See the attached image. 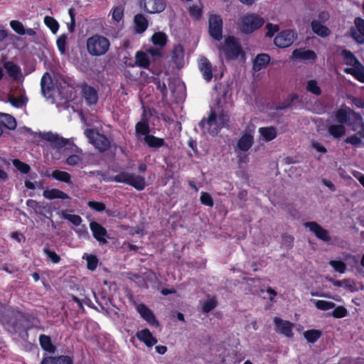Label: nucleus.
Wrapping results in <instances>:
<instances>
[{
	"instance_id": "nucleus-35",
	"label": "nucleus",
	"mask_w": 364,
	"mask_h": 364,
	"mask_svg": "<svg viewBox=\"0 0 364 364\" xmlns=\"http://www.w3.org/2000/svg\"><path fill=\"white\" fill-rule=\"evenodd\" d=\"M328 132L334 138H340L346 134L343 124H331L328 127Z\"/></svg>"
},
{
	"instance_id": "nucleus-58",
	"label": "nucleus",
	"mask_w": 364,
	"mask_h": 364,
	"mask_svg": "<svg viewBox=\"0 0 364 364\" xmlns=\"http://www.w3.org/2000/svg\"><path fill=\"white\" fill-rule=\"evenodd\" d=\"M63 217L65 220H69L73 225H77V226L80 225L82 222L81 218L77 215L63 213Z\"/></svg>"
},
{
	"instance_id": "nucleus-30",
	"label": "nucleus",
	"mask_w": 364,
	"mask_h": 364,
	"mask_svg": "<svg viewBox=\"0 0 364 364\" xmlns=\"http://www.w3.org/2000/svg\"><path fill=\"white\" fill-rule=\"evenodd\" d=\"M344 72L352 75L359 82L364 83V66L361 63L355 67L346 68Z\"/></svg>"
},
{
	"instance_id": "nucleus-24",
	"label": "nucleus",
	"mask_w": 364,
	"mask_h": 364,
	"mask_svg": "<svg viewBox=\"0 0 364 364\" xmlns=\"http://www.w3.org/2000/svg\"><path fill=\"white\" fill-rule=\"evenodd\" d=\"M136 309L140 314L141 317L143 318L150 325L158 326V322L153 312L144 304H138L136 305Z\"/></svg>"
},
{
	"instance_id": "nucleus-47",
	"label": "nucleus",
	"mask_w": 364,
	"mask_h": 364,
	"mask_svg": "<svg viewBox=\"0 0 364 364\" xmlns=\"http://www.w3.org/2000/svg\"><path fill=\"white\" fill-rule=\"evenodd\" d=\"M87 261V267L90 270H95L98 264V259L93 255L85 254L82 257Z\"/></svg>"
},
{
	"instance_id": "nucleus-60",
	"label": "nucleus",
	"mask_w": 364,
	"mask_h": 364,
	"mask_svg": "<svg viewBox=\"0 0 364 364\" xmlns=\"http://www.w3.org/2000/svg\"><path fill=\"white\" fill-rule=\"evenodd\" d=\"M267 29L266 36L272 37L279 29L278 25L272 24L271 23H267L265 26Z\"/></svg>"
},
{
	"instance_id": "nucleus-36",
	"label": "nucleus",
	"mask_w": 364,
	"mask_h": 364,
	"mask_svg": "<svg viewBox=\"0 0 364 364\" xmlns=\"http://www.w3.org/2000/svg\"><path fill=\"white\" fill-rule=\"evenodd\" d=\"M152 43L159 48L164 47L167 42V36L161 31L156 32L151 36Z\"/></svg>"
},
{
	"instance_id": "nucleus-20",
	"label": "nucleus",
	"mask_w": 364,
	"mask_h": 364,
	"mask_svg": "<svg viewBox=\"0 0 364 364\" xmlns=\"http://www.w3.org/2000/svg\"><path fill=\"white\" fill-rule=\"evenodd\" d=\"M41 91L43 96L46 98H50L53 96L55 87L50 75L46 73L41 82Z\"/></svg>"
},
{
	"instance_id": "nucleus-63",
	"label": "nucleus",
	"mask_w": 364,
	"mask_h": 364,
	"mask_svg": "<svg viewBox=\"0 0 364 364\" xmlns=\"http://www.w3.org/2000/svg\"><path fill=\"white\" fill-rule=\"evenodd\" d=\"M311 145L315 150H316L319 153L324 154L326 152V149L324 147V146L317 141L313 140L311 142Z\"/></svg>"
},
{
	"instance_id": "nucleus-49",
	"label": "nucleus",
	"mask_w": 364,
	"mask_h": 364,
	"mask_svg": "<svg viewBox=\"0 0 364 364\" xmlns=\"http://www.w3.org/2000/svg\"><path fill=\"white\" fill-rule=\"evenodd\" d=\"M124 17V8L122 6H117L112 9V18L115 23H120Z\"/></svg>"
},
{
	"instance_id": "nucleus-21",
	"label": "nucleus",
	"mask_w": 364,
	"mask_h": 364,
	"mask_svg": "<svg viewBox=\"0 0 364 364\" xmlns=\"http://www.w3.org/2000/svg\"><path fill=\"white\" fill-rule=\"evenodd\" d=\"M274 322L276 326L277 332L282 333L287 337H291L293 336V323L287 321H284L277 317L274 318Z\"/></svg>"
},
{
	"instance_id": "nucleus-6",
	"label": "nucleus",
	"mask_w": 364,
	"mask_h": 364,
	"mask_svg": "<svg viewBox=\"0 0 364 364\" xmlns=\"http://www.w3.org/2000/svg\"><path fill=\"white\" fill-rule=\"evenodd\" d=\"M264 19L256 14H247L239 20V29L244 33H251L262 27Z\"/></svg>"
},
{
	"instance_id": "nucleus-28",
	"label": "nucleus",
	"mask_w": 364,
	"mask_h": 364,
	"mask_svg": "<svg viewBox=\"0 0 364 364\" xmlns=\"http://www.w3.org/2000/svg\"><path fill=\"white\" fill-rule=\"evenodd\" d=\"M43 196L48 200L70 199V196L67 193L57 188L46 189L43 192Z\"/></svg>"
},
{
	"instance_id": "nucleus-5",
	"label": "nucleus",
	"mask_w": 364,
	"mask_h": 364,
	"mask_svg": "<svg viewBox=\"0 0 364 364\" xmlns=\"http://www.w3.org/2000/svg\"><path fill=\"white\" fill-rule=\"evenodd\" d=\"M161 55L159 48H149L145 50H139L135 53L134 63L132 66H137L150 71L151 64Z\"/></svg>"
},
{
	"instance_id": "nucleus-2",
	"label": "nucleus",
	"mask_w": 364,
	"mask_h": 364,
	"mask_svg": "<svg viewBox=\"0 0 364 364\" xmlns=\"http://www.w3.org/2000/svg\"><path fill=\"white\" fill-rule=\"evenodd\" d=\"M43 139L50 142V146L47 155H50L53 161L59 160L65 156L68 146L70 145V140L60 136L56 133L51 132L43 134Z\"/></svg>"
},
{
	"instance_id": "nucleus-26",
	"label": "nucleus",
	"mask_w": 364,
	"mask_h": 364,
	"mask_svg": "<svg viewBox=\"0 0 364 364\" xmlns=\"http://www.w3.org/2000/svg\"><path fill=\"white\" fill-rule=\"evenodd\" d=\"M4 68L6 70L9 76L14 80L18 81L22 78L21 70L18 65L11 61H6L4 63Z\"/></svg>"
},
{
	"instance_id": "nucleus-44",
	"label": "nucleus",
	"mask_w": 364,
	"mask_h": 364,
	"mask_svg": "<svg viewBox=\"0 0 364 364\" xmlns=\"http://www.w3.org/2000/svg\"><path fill=\"white\" fill-rule=\"evenodd\" d=\"M321 336V331L316 329L306 331L304 333V337L309 343H315Z\"/></svg>"
},
{
	"instance_id": "nucleus-39",
	"label": "nucleus",
	"mask_w": 364,
	"mask_h": 364,
	"mask_svg": "<svg viewBox=\"0 0 364 364\" xmlns=\"http://www.w3.org/2000/svg\"><path fill=\"white\" fill-rule=\"evenodd\" d=\"M47 176H51L53 178L66 183H71V176L69 173L66 171L55 170L53 171L51 175H47Z\"/></svg>"
},
{
	"instance_id": "nucleus-29",
	"label": "nucleus",
	"mask_w": 364,
	"mask_h": 364,
	"mask_svg": "<svg viewBox=\"0 0 364 364\" xmlns=\"http://www.w3.org/2000/svg\"><path fill=\"white\" fill-rule=\"evenodd\" d=\"M75 153L70 155L66 159V164L69 166H80L83 164L84 154L82 151L75 146Z\"/></svg>"
},
{
	"instance_id": "nucleus-57",
	"label": "nucleus",
	"mask_w": 364,
	"mask_h": 364,
	"mask_svg": "<svg viewBox=\"0 0 364 364\" xmlns=\"http://www.w3.org/2000/svg\"><path fill=\"white\" fill-rule=\"evenodd\" d=\"M200 200L201 203L205 205H207L209 207L213 206V204H214L213 200L211 196L206 192H202L200 193Z\"/></svg>"
},
{
	"instance_id": "nucleus-10",
	"label": "nucleus",
	"mask_w": 364,
	"mask_h": 364,
	"mask_svg": "<svg viewBox=\"0 0 364 364\" xmlns=\"http://www.w3.org/2000/svg\"><path fill=\"white\" fill-rule=\"evenodd\" d=\"M208 33L216 41H220L223 37V20L215 14H211L208 18Z\"/></svg>"
},
{
	"instance_id": "nucleus-12",
	"label": "nucleus",
	"mask_w": 364,
	"mask_h": 364,
	"mask_svg": "<svg viewBox=\"0 0 364 364\" xmlns=\"http://www.w3.org/2000/svg\"><path fill=\"white\" fill-rule=\"evenodd\" d=\"M357 120H358V123L353 124L352 127V130L357 132L355 134L351 135L347 137L345 139V142L348 144H350L353 146H358L362 143L363 139H364V122L362 116L356 115Z\"/></svg>"
},
{
	"instance_id": "nucleus-23",
	"label": "nucleus",
	"mask_w": 364,
	"mask_h": 364,
	"mask_svg": "<svg viewBox=\"0 0 364 364\" xmlns=\"http://www.w3.org/2000/svg\"><path fill=\"white\" fill-rule=\"evenodd\" d=\"M171 62L178 68H181L185 65L184 49L181 45L174 46L171 55Z\"/></svg>"
},
{
	"instance_id": "nucleus-3",
	"label": "nucleus",
	"mask_w": 364,
	"mask_h": 364,
	"mask_svg": "<svg viewBox=\"0 0 364 364\" xmlns=\"http://www.w3.org/2000/svg\"><path fill=\"white\" fill-rule=\"evenodd\" d=\"M220 58L227 60H244L245 53L242 50L239 41L233 36L225 38L223 43L218 46Z\"/></svg>"
},
{
	"instance_id": "nucleus-43",
	"label": "nucleus",
	"mask_w": 364,
	"mask_h": 364,
	"mask_svg": "<svg viewBox=\"0 0 364 364\" xmlns=\"http://www.w3.org/2000/svg\"><path fill=\"white\" fill-rule=\"evenodd\" d=\"M311 302H312L318 309L322 311H327L336 306L333 302L324 300L311 299Z\"/></svg>"
},
{
	"instance_id": "nucleus-59",
	"label": "nucleus",
	"mask_w": 364,
	"mask_h": 364,
	"mask_svg": "<svg viewBox=\"0 0 364 364\" xmlns=\"http://www.w3.org/2000/svg\"><path fill=\"white\" fill-rule=\"evenodd\" d=\"M10 26L12 28V29L15 31L17 33L20 35H25L24 26L20 21H11L10 22Z\"/></svg>"
},
{
	"instance_id": "nucleus-64",
	"label": "nucleus",
	"mask_w": 364,
	"mask_h": 364,
	"mask_svg": "<svg viewBox=\"0 0 364 364\" xmlns=\"http://www.w3.org/2000/svg\"><path fill=\"white\" fill-rule=\"evenodd\" d=\"M298 96L295 94L289 95V97L282 103V105L279 107V108L285 109L287 107H289L291 105V102H293V101L294 100H296Z\"/></svg>"
},
{
	"instance_id": "nucleus-37",
	"label": "nucleus",
	"mask_w": 364,
	"mask_h": 364,
	"mask_svg": "<svg viewBox=\"0 0 364 364\" xmlns=\"http://www.w3.org/2000/svg\"><path fill=\"white\" fill-rule=\"evenodd\" d=\"M341 55L343 58L345 63L350 67H355L360 64L359 60L355 57V55L349 50H343L341 52Z\"/></svg>"
},
{
	"instance_id": "nucleus-34",
	"label": "nucleus",
	"mask_w": 364,
	"mask_h": 364,
	"mask_svg": "<svg viewBox=\"0 0 364 364\" xmlns=\"http://www.w3.org/2000/svg\"><path fill=\"white\" fill-rule=\"evenodd\" d=\"M0 124L9 129H14L16 127L15 119L11 115L4 113H0Z\"/></svg>"
},
{
	"instance_id": "nucleus-9",
	"label": "nucleus",
	"mask_w": 364,
	"mask_h": 364,
	"mask_svg": "<svg viewBox=\"0 0 364 364\" xmlns=\"http://www.w3.org/2000/svg\"><path fill=\"white\" fill-rule=\"evenodd\" d=\"M356 115L361 116L360 114L354 112L353 109L348 107H341L335 113V120L341 124H347L349 122L352 127L353 124L358 123Z\"/></svg>"
},
{
	"instance_id": "nucleus-17",
	"label": "nucleus",
	"mask_w": 364,
	"mask_h": 364,
	"mask_svg": "<svg viewBox=\"0 0 364 364\" xmlns=\"http://www.w3.org/2000/svg\"><path fill=\"white\" fill-rule=\"evenodd\" d=\"M354 27H351L350 33L354 40L358 43H364V19L355 18Z\"/></svg>"
},
{
	"instance_id": "nucleus-62",
	"label": "nucleus",
	"mask_w": 364,
	"mask_h": 364,
	"mask_svg": "<svg viewBox=\"0 0 364 364\" xmlns=\"http://www.w3.org/2000/svg\"><path fill=\"white\" fill-rule=\"evenodd\" d=\"M43 252L53 263L59 262L60 257L55 252L50 251L47 248H44Z\"/></svg>"
},
{
	"instance_id": "nucleus-19",
	"label": "nucleus",
	"mask_w": 364,
	"mask_h": 364,
	"mask_svg": "<svg viewBox=\"0 0 364 364\" xmlns=\"http://www.w3.org/2000/svg\"><path fill=\"white\" fill-rule=\"evenodd\" d=\"M90 228L92 232L93 237L100 244H106L107 242V230L100 223L95 222V221H92L90 223Z\"/></svg>"
},
{
	"instance_id": "nucleus-48",
	"label": "nucleus",
	"mask_w": 364,
	"mask_h": 364,
	"mask_svg": "<svg viewBox=\"0 0 364 364\" xmlns=\"http://www.w3.org/2000/svg\"><path fill=\"white\" fill-rule=\"evenodd\" d=\"M203 4L200 1L198 0L189 8L191 15L196 18H199L202 14Z\"/></svg>"
},
{
	"instance_id": "nucleus-25",
	"label": "nucleus",
	"mask_w": 364,
	"mask_h": 364,
	"mask_svg": "<svg viewBox=\"0 0 364 364\" xmlns=\"http://www.w3.org/2000/svg\"><path fill=\"white\" fill-rule=\"evenodd\" d=\"M136 338L143 342L148 348H151L157 343V339L153 336L152 333L147 328L139 331L136 334Z\"/></svg>"
},
{
	"instance_id": "nucleus-1",
	"label": "nucleus",
	"mask_w": 364,
	"mask_h": 364,
	"mask_svg": "<svg viewBox=\"0 0 364 364\" xmlns=\"http://www.w3.org/2000/svg\"><path fill=\"white\" fill-rule=\"evenodd\" d=\"M229 117L220 110L211 111L208 118L200 122V126L204 134L215 136L220 130L228 125Z\"/></svg>"
},
{
	"instance_id": "nucleus-7",
	"label": "nucleus",
	"mask_w": 364,
	"mask_h": 364,
	"mask_svg": "<svg viewBox=\"0 0 364 364\" xmlns=\"http://www.w3.org/2000/svg\"><path fill=\"white\" fill-rule=\"evenodd\" d=\"M114 181L130 185L138 191L144 190L146 186L145 178L143 176L126 171L121 172L115 176Z\"/></svg>"
},
{
	"instance_id": "nucleus-56",
	"label": "nucleus",
	"mask_w": 364,
	"mask_h": 364,
	"mask_svg": "<svg viewBox=\"0 0 364 364\" xmlns=\"http://www.w3.org/2000/svg\"><path fill=\"white\" fill-rule=\"evenodd\" d=\"M348 314L347 309L343 306H338L334 307V310L332 311L331 315L334 318H341L346 316Z\"/></svg>"
},
{
	"instance_id": "nucleus-52",
	"label": "nucleus",
	"mask_w": 364,
	"mask_h": 364,
	"mask_svg": "<svg viewBox=\"0 0 364 364\" xmlns=\"http://www.w3.org/2000/svg\"><path fill=\"white\" fill-rule=\"evenodd\" d=\"M217 306V301L214 297L208 298L202 304L203 311L208 313Z\"/></svg>"
},
{
	"instance_id": "nucleus-55",
	"label": "nucleus",
	"mask_w": 364,
	"mask_h": 364,
	"mask_svg": "<svg viewBox=\"0 0 364 364\" xmlns=\"http://www.w3.org/2000/svg\"><path fill=\"white\" fill-rule=\"evenodd\" d=\"M67 38L68 37L65 34H62L57 39V46L62 54H64L66 50Z\"/></svg>"
},
{
	"instance_id": "nucleus-51",
	"label": "nucleus",
	"mask_w": 364,
	"mask_h": 364,
	"mask_svg": "<svg viewBox=\"0 0 364 364\" xmlns=\"http://www.w3.org/2000/svg\"><path fill=\"white\" fill-rule=\"evenodd\" d=\"M44 23L53 33H55L58 31L59 28V24L53 17L46 16L44 18Z\"/></svg>"
},
{
	"instance_id": "nucleus-22",
	"label": "nucleus",
	"mask_w": 364,
	"mask_h": 364,
	"mask_svg": "<svg viewBox=\"0 0 364 364\" xmlns=\"http://www.w3.org/2000/svg\"><path fill=\"white\" fill-rule=\"evenodd\" d=\"M143 4L144 9L151 14L161 13L166 8L163 0H143Z\"/></svg>"
},
{
	"instance_id": "nucleus-50",
	"label": "nucleus",
	"mask_w": 364,
	"mask_h": 364,
	"mask_svg": "<svg viewBox=\"0 0 364 364\" xmlns=\"http://www.w3.org/2000/svg\"><path fill=\"white\" fill-rule=\"evenodd\" d=\"M330 281L332 282V284L334 285V286H337V287H343L350 291H353L354 290V285H353V282L350 280V279H343V280H341V281H339V280H333V279H330Z\"/></svg>"
},
{
	"instance_id": "nucleus-41",
	"label": "nucleus",
	"mask_w": 364,
	"mask_h": 364,
	"mask_svg": "<svg viewBox=\"0 0 364 364\" xmlns=\"http://www.w3.org/2000/svg\"><path fill=\"white\" fill-rule=\"evenodd\" d=\"M144 141L148 144L149 146L153 148H159L164 144V141L161 138L156 137L153 135H148L144 137Z\"/></svg>"
},
{
	"instance_id": "nucleus-42",
	"label": "nucleus",
	"mask_w": 364,
	"mask_h": 364,
	"mask_svg": "<svg viewBox=\"0 0 364 364\" xmlns=\"http://www.w3.org/2000/svg\"><path fill=\"white\" fill-rule=\"evenodd\" d=\"M39 341L42 348L49 353H53L55 351V346L51 343L49 336L46 335H41L39 337Z\"/></svg>"
},
{
	"instance_id": "nucleus-40",
	"label": "nucleus",
	"mask_w": 364,
	"mask_h": 364,
	"mask_svg": "<svg viewBox=\"0 0 364 364\" xmlns=\"http://www.w3.org/2000/svg\"><path fill=\"white\" fill-rule=\"evenodd\" d=\"M135 29L138 33H143L147 28L146 18L141 14H137L134 18Z\"/></svg>"
},
{
	"instance_id": "nucleus-31",
	"label": "nucleus",
	"mask_w": 364,
	"mask_h": 364,
	"mask_svg": "<svg viewBox=\"0 0 364 364\" xmlns=\"http://www.w3.org/2000/svg\"><path fill=\"white\" fill-rule=\"evenodd\" d=\"M73 359L67 355L58 357H46L43 359L41 364H73Z\"/></svg>"
},
{
	"instance_id": "nucleus-38",
	"label": "nucleus",
	"mask_w": 364,
	"mask_h": 364,
	"mask_svg": "<svg viewBox=\"0 0 364 364\" xmlns=\"http://www.w3.org/2000/svg\"><path fill=\"white\" fill-rule=\"evenodd\" d=\"M311 28L315 33L321 37H326L330 33L329 29L317 21H313L311 22Z\"/></svg>"
},
{
	"instance_id": "nucleus-11",
	"label": "nucleus",
	"mask_w": 364,
	"mask_h": 364,
	"mask_svg": "<svg viewBox=\"0 0 364 364\" xmlns=\"http://www.w3.org/2000/svg\"><path fill=\"white\" fill-rule=\"evenodd\" d=\"M255 127L249 126L244 131L237 142L236 149L240 151H247L254 144Z\"/></svg>"
},
{
	"instance_id": "nucleus-32",
	"label": "nucleus",
	"mask_w": 364,
	"mask_h": 364,
	"mask_svg": "<svg viewBox=\"0 0 364 364\" xmlns=\"http://www.w3.org/2000/svg\"><path fill=\"white\" fill-rule=\"evenodd\" d=\"M270 60V57L267 54H259L258 55L254 60L253 63V69L255 71H259L264 68L269 64Z\"/></svg>"
},
{
	"instance_id": "nucleus-53",
	"label": "nucleus",
	"mask_w": 364,
	"mask_h": 364,
	"mask_svg": "<svg viewBox=\"0 0 364 364\" xmlns=\"http://www.w3.org/2000/svg\"><path fill=\"white\" fill-rule=\"evenodd\" d=\"M329 264L333 268V269L340 273L343 274L346 270V264L340 260H331Z\"/></svg>"
},
{
	"instance_id": "nucleus-46",
	"label": "nucleus",
	"mask_w": 364,
	"mask_h": 364,
	"mask_svg": "<svg viewBox=\"0 0 364 364\" xmlns=\"http://www.w3.org/2000/svg\"><path fill=\"white\" fill-rule=\"evenodd\" d=\"M306 89L315 95H319L321 93V87L318 86L317 81L314 80H310L306 82Z\"/></svg>"
},
{
	"instance_id": "nucleus-4",
	"label": "nucleus",
	"mask_w": 364,
	"mask_h": 364,
	"mask_svg": "<svg viewBox=\"0 0 364 364\" xmlns=\"http://www.w3.org/2000/svg\"><path fill=\"white\" fill-rule=\"evenodd\" d=\"M86 46L90 55L100 56L108 51L110 43L106 37L95 34L87 39Z\"/></svg>"
},
{
	"instance_id": "nucleus-14",
	"label": "nucleus",
	"mask_w": 364,
	"mask_h": 364,
	"mask_svg": "<svg viewBox=\"0 0 364 364\" xmlns=\"http://www.w3.org/2000/svg\"><path fill=\"white\" fill-rule=\"evenodd\" d=\"M8 101L12 106L21 108L26 105L27 98L24 95V91L18 87L16 90L11 89L10 90L8 94Z\"/></svg>"
},
{
	"instance_id": "nucleus-27",
	"label": "nucleus",
	"mask_w": 364,
	"mask_h": 364,
	"mask_svg": "<svg viewBox=\"0 0 364 364\" xmlns=\"http://www.w3.org/2000/svg\"><path fill=\"white\" fill-rule=\"evenodd\" d=\"M83 98L88 105H95L98 101L97 90L90 86L85 85L82 88Z\"/></svg>"
},
{
	"instance_id": "nucleus-18",
	"label": "nucleus",
	"mask_w": 364,
	"mask_h": 364,
	"mask_svg": "<svg viewBox=\"0 0 364 364\" xmlns=\"http://www.w3.org/2000/svg\"><path fill=\"white\" fill-rule=\"evenodd\" d=\"M305 226L312 232L317 238L324 242H330L331 236L329 232L321 225L314 222H309L305 223Z\"/></svg>"
},
{
	"instance_id": "nucleus-61",
	"label": "nucleus",
	"mask_w": 364,
	"mask_h": 364,
	"mask_svg": "<svg viewBox=\"0 0 364 364\" xmlns=\"http://www.w3.org/2000/svg\"><path fill=\"white\" fill-rule=\"evenodd\" d=\"M87 205L90 208L97 212H102L105 210V205L102 202L89 201Z\"/></svg>"
},
{
	"instance_id": "nucleus-15",
	"label": "nucleus",
	"mask_w": 364,
	"mask_h": 364,
	"mask_svg": "<svg viewBox=\"0 0 364 364\" xmlns=\"http://www.w3.org/2000/svg\"><path fill=\"white\" fill-rule=\"evenodd\" d=\"M198 65L203 79L206 82H210L213 77V67L210 60L207 58L201 56L198 60Z\"/></svg>"
},
{
	"instance_id": "nucleus-54",
	"label": "nucleus",
	"mask_w": 364,
	"mask_h": 364,
	"mask_svg": "<svg viewBox=\"0 0 364 364\" xmlns=\"http://www.w3.org/2000/svg\"><path fill=\"white\" fill-rule=\"evenodd\" d=\"M13 165L22 173H28L30 171V166L27 164L21 161L18 159H14Z\"/></svg>"
},
{
	"instance_id": "nucleus-45",
	"label": "nucleus",
	"mask_w": 364,
	"mask_h": 364,
	"mask_svg": "<svg viewBox=\"0 0 364 364\" xmlns=\"http://www.w3.org/2000/svg\"><path fill=\"white\" fill-rule=\"evenodd\" d=\"M136 133L138 136H148L149 133V124L145 122H139L135 127Z\"/></svg>"
},
{
	"instance_id": "nucleus-33",
	"label": "nucleus",
	"mask_w": 364,
	"mask_h": 364,
	"mask_svg": "<svg viewBox=\"0 0 364 364\" xmlns=\"http://www.w3.org/2000/svg\"><path fill=\"white\" fill-rule=\"evenodd\" d=\"M259 133L265 141H272L277 136V131L273 127H261Z\"/></svg>"
},
{
	"instance_id": "nucleus-8",
	"label": "nucleus",
	"mask_w": 364,
	"mask_h": 364,
	"mask_svg": "<svg viewBox=\"0 0 364 364\" xmlns=\"http://www.w3.org/2000/svg\"><path fill=\"white\" fill-rule=\"evenodd\" d=\"M85 134L89 139L90 143L100 151H104L109 147V140L98 132L92 129H87L85 131Z\"/></svg>"
},
{
	"instance_id": "nucleus-13",
	"label": "nucleus",
	"mask_w": 364,
	"mask_h": 364,
	"mask_svg": "<svg viewBox=\"0 0 364 364\" xmlns=\"http://www.w3.org/2000/svg\"><path fill=\"white\" fill-rule=\"evenodd\" d=\"M297 33L293 30H284L279 33L274 38V45L279 48H287L296 39Z\"/></svg>"
},
{
	"instance_id": "nucleus-16",
	"label": "nucleus",
	"mask_w": 364,
	"mask_h": 364,
	"mask_svg": "<svg viewBox=\"0 0 364 364\" xmlns=\"http://www.w3.org/2000/svg\"><path fill=\"white\" fill-rule=\"evenodd\" d=\"M291 59L306 63L314 62L316 59V54L313 50L299 48L292 52Z\"/></svg>"
}]
</instances>
